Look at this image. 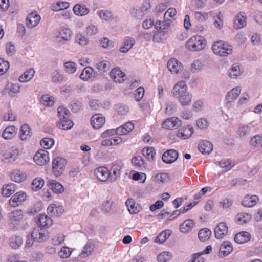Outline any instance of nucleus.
<instances>
[{
  "instance_id": "nucleus-1",
  "label": "nucleus",
  "mask_w": 262,
  "mask_h": 262,
  "mask_svg": "<svg viewBox=\"0 0 262 262\" xmlns=\"http://www.w3.org/2000/svg\"><path fill=\"white\" fill-rule=\"evenodd\" d=\"M213 53L220 56H227L233 51L232 46L222 40L215 42L212 47Z\"/></svg>"
},
{
  "instance_id": "nucleus-2",
  "label": "nucleus",
  "mask_w": 262,
  "mask_h": 262,
  "mask_svg": "<svg viewBox=\"0 0 262 262\" xmlns=\"http://www.w3.org/2000/svg\"><path fill=\"white\" fill-rule=\"evenodd\" d=\"M24 217V213L21 209H17L10 212L8 216V220L10 221L8 224L9 229L16 230Z\"/></svg>"
},
{
  "instance_id": "nucleus-3",
  "label": "nucleus",
  "mask_w": 262,
  "mask_h": 262,
  "mask_svg": "<svg viewBox=\"0 0 262 262\" xmlns=\"http://www.w3.org/2000/svg\"><path fill=\"white\" fill-rule=\"evenodd\" d=\"M206 46V40L201 36H194L188 39L186 48L191 51H199L203 49Z\"/></svg>"
},
{
  "instance_id": "nucleus-4",
  "label": "nucleus",
  "mask_w": 262,
  "mask_h": 262,
  "mask_svg": "<svg viewBox=\"0 0 262 262\" xmlns=\"http://www.w3.org/2000/svg\"><path fill=\"white\" fill-rule=\"evenodd\" d=\"M67 163L66 159L60 157H57L53 160L52 169L54 175L59 176L64 171Z\"/></svg>"
},
{
  "instance_id": "nucleus-5",
  "label": "nucleus",
  "mask_w": 262,
  "mask_h": 262,
  "mask_svg": "<svg viewBox=\"0 0 262 262\" xmlns=\"http://www.w3.org/2000/svg\"><path fill=\"white\" fill-rule=\"evenodd\" d=\"M72 34V30L69 28L61 29L56 36V42L60 45L66 43L71 40Z\"/></svg>"
},
{
  "instance_id": "nucleus-6",
  "label": "nucleus",
  "mask_w": 262,
  "mask_h": 262,
  "mask_svg": "<svg viewBox=\"0 0 262 262\" xmlns=\"http://www.w3.org/2000/svg\"><path fill=\"white\" fill-rule=\"evenodd\" d=\"M27 194L24 191H18L13 194L9 201V205L16 208L22 204L27 199Z\"/></svg>"
},
{
  "instance_id": "nucleus-7",
  "label": "nucleus",
  "mask_w": 262,
  "mask_h": 262,
  "mask_svg": "<svg viewBox=\"0 0 262 262\" xmlns=\"http://www.w3.org/2000/svg\"><path fill=\"white\" fill-rule=\"evenodd\" d=\"M33 159L38 165L43 166L50 160L49 152L46 150L39 149L34 155Z\"/></svg>"
},
{
  "instance_id": "nucleus-8",
  "label": "nucleus",
  "mask_w": 262,
  "mask_h": 262,
  "mask_svg": "<svg viewBox=\"0 0 262 262\" xmlns=\"http://www.w3.org/2000/svg\"><path fill=\"white\" fill-rule=\"evenodd\" d=\"M188 91L186 83L184 80L178 81L173 87L172 93L174 97L176 98L184 94Z\"/></svg>"
},
{
  "instance_id": "nucleus-9",
  "label": "nucleus",
  "mask_w": 262,
  "mask_h": 262,
  "mask_svg": "<svg viewBox=\"0 0 262 262\" xmlns=\"http://www.w3.org/2000/svg\"><path fill=\"white\" fill-rule=\"evenodd\" d=\"M31 237L36 242L46 241L49 237L48 232L41 228H34L31 233Z\"/></svg>"
},
{
  "instance_id": "nucleus-10",
  "label": "nucleus",
  "mask_w": 262,
  "mask_h": 262,
  "mask_svg": "<svg viewBox=\"0 0 262 262\" xmlns=\"http://www.w3.org/2000/svg\"><path fill=\"white\" fill-rule=\"evenodd\" d=\"M182 121L177 117H171L166 119L163 123L162 127L168 130L178 128L181 125Z\"/></svg>"
},
{
  "instance_id": "nucleus-11",
  "label": "nucleus",
  "mask_w": 262,
  "mask_h": 262,
  "mask_svg": "<svg viewBox=\"0 0 262 262\" xmlns=\"http://www.w3.org/2000/svg\"><path fill=\"white\" fill-rule=\"evenodd\" d=\"M105 122V118L101 114H96L92 116L91 123L95 129L101 128Z\"/></svg>"
},
{
  "instance_id": "nucleus-12",
  "label": "nucleus",
  "mask_w": 262,
  "mask_h": 262,
  "mask_svg": "<svg viewBox=\"0 0 262 262\" xmlns=\"http://www.w3.org/2000/svg\"><path fill=\"white\" fill-rule=\"evenodd\" d=\"M95 174L99 180L105 182L108 179L110 180L111 173L107 168L99 167L95 169Z\"/></svg>"
},
{
  "instance_id": "nucleus-13",
  "label": "nucleus",
  "mask_w": 262,
  "mask_h": 262,
  "mask_svg": "<svg viewBox=\"0 0 262 262\" xmlns=\"http://www.w3.org/2000/svg\"><path fill=\"white\" fill-rule=\"evenodd\" d=\"M96 14L99 18L104 21L111 22L116 19L113 12L107 9H99L97 11Z\"/></svg>"
},
{
  "instance_id": "nucleus-14",
  "label": "nucleus",
  "mask_w": 262,
  "mask_h": 262,
  "mask_svg": "<svg viewBox=\"0 0 262 262\" xmlns=\"http://www.w3.org/2000/svg\"><path fill=\"white\" fill-rule=\"evenodd\" d=\"M193 133V127L189 125L184 126L179 129L177 136L182 139L185 140L189 138Z\"/></svg>"
},
{
  "instance_id": "nucleus-15",
  "label": "nucleus",
  "mask_w": 262,
  "mask_h": 262,
  "mask_svg": "<svg viewBox=\"0 0 262 262\" xmlns=\"http://www.w3.org/2000/svg\"><path fill=\"white\" fill-rule=\"evenodd\" d=\"M96 73L94 69L90 66H88L82 71L79 77L81 80L87 81L94 79L96 77Z\"/></svg>"
},
{
  "instance_id": "nucleus-16",
  "label": "nucleus",
  "mask_w": 262,
  "mask_h": 262,
  "mask_svg": "<svg viewBox=\"0 0 262 262\" xmlns=\"http://www.w3.org/2000/svg\"><path fill=\"white\" fill-rule=\"evenodd\" d=\"M123 166V163L121 161H116L113 163L111 171V173L110 181L113 182L120 175V170Z\"/></svg>"
},
{
  "instance_id": "nucleus-17",
  "label": "nucleus",
  "mask_w": 262,
  "mask_h": 262,
  "mask_svg": "<svg viewBox=\"0 0 262 262\" xmlns=\"http://www.w3.org/2000/svg\"><path fill=\"white\" fill-rule=\"evenodd\" d=\"M40 17L36 11L32 12L26 18V25L28 28H33L39 23Z\"/></svg>"
},
{
  "instance_id": "nucleus-18",
  "label": "nucleus",
  "mask_w": 262,
  "mask_h": 262,
  "mask_svg": "<svg viewBox=\"0 0 262 262\" xmlns=\"http://www.w3.org/2000/svg\"><path fill=\"white\" fill-rule=\"evenodd\" d=\"M255 127L253 122L247 124H243L239 126L237 133L241 138H243L250 134L252 128Z\"/></svg>"
},
{
  "instance_id": "nucleus-19",
  "label": "nucleus",
  "mask_w": 262,
  "mask_h": 262,
  "mask_svg": "<svg viewBox=\"0 0 262 262\" xmlns=\"http://www.w3.org/2000/svg\"><path fill=\"white\" fill-rule=\"evenodd\" d=\"M178 157V152L174 149L168 150L162 155V160L164 163L170 164L174 162Z\"/></svg>"
},
{
  "instance_id": "nucleus-20",
  "label": "nucleus",
  "mask_w": 262,
  "mask_h": 262,
  "mask_svg": "<svg viewBox=\"0 0 262 262\" xmlns=\"http://www.w3.org/2000/svg\"><path fill=\"white\" fill-rule=\"evenodd\" d=\"M233 251L231 243L228 241H224L220 246L219 256L224 257L228 255Z\"/></svg>"
},
{
  "instance_id": "nucleus-21",
  "label": "nucleus",
  "mask_w": 262,
  "mask_h": 262,
  "mask_svg": "<svg viewBox=\"0 0 262 262\" xmlns=\"http://www.w3.org/2000/svg\"><path fill=\"white\" fill-rule=\"evenodd\" d=\"M73 11L77 16H84L90 13V10L84 4L78 3L74 6Z\"/></svg>"
},
{
  "instance_id": "nucleus-22",
  "label": "nucleus",
  "mask_w": 262,
  "mask_h": 262,
  "mask_svg": "<svg viewBox=\"0 0 262 262\" xmlns=\"http://www.w3.org/2000/svg\"><path fill=\"white\" fill-rule=\"evenodd\" d=\"M228 232V227L224 222L220 223L214 229L215 236L217 239H222Z\"/></svg>"
},
{
  "instance_id": "nucleus-23",
  "label": "nucleus",
  "mask_w": 262,
  "mask_h": 262,
  "mask_svg": "<svg viewBox=\"0 0 262 262\" xmlns=\"http://www.w3.org/2000/svg\"><path fill=\"white\" fill-rule=\"evenodd\" d=\"M234 27L236 29H241L247 25V16L243 12H241L235 16L234 20Z\"/></svg>"
},
{
  "instance_id": "nucleus-24",
  "label": "nucleus",
  "mask_w": 262,
  "mask_h": 262,
  "mask_svg": "<svg viewBox=\"0 0 262 262\" xmlns=\"http://www.w3.org/2000/svg\"><path fill=\"white\" fill-rule=\"evenodd\" d=\"M110 76L115 82L122 83L124 80L125 74L119 69L114 68L111 71Z\"/></svg>"
},
{
  "instance_id": "nucleus-25",
  "label": "nucleus",
  "mask_w": 262,
  "mask_h": 262,
  "mask_svg": "<svg viewBox=\"0 0 262 262\" xmlns=\"http://www.w3.org/2000/svg\"><path fill=\"white\" fill-rule=\"evenodd\" d=\"M36 223L39 228H47L52 225V220L47 215L40 214Z\"/></svg>"
},
{
  "instance_id": "nucleus-26",
  "label": "nucleus",
  "mask_w": 262,
  "mask_h": 262,
  "mask_svg": "<svg viewBox=\"0 0 262 262\" xmlns=\"http://www.w3.org/2000/svg\"><path fill=\"white\" fill-rule=\"evenodd\" d=\"M64 212L63 206L55 204H51L47 208L48 213L52 216H59Z\"/></svg>"
},
{
  "instance_id": "nucleus-27",
  "label": "nucleus",
  "mask_w": 262,
  "mask_h": 262,
  "mask_svg": "<svg viewBox=\"0 0 262 262\" xmlns=\"http://www.w3.org/2000/svg\"><path fill=\"white\" fill-rule=\"evenodd\" d=\"M125 205L130 214H137L141 209V206L136 204L133 198L128 199L125 202Z\"/></svg>"
},
{
  "instance_id": "nucleus-28",
  "label": "nucleus",
  "mask_w": 262,
  "mask_h": 262,
  "mask_svg": "<svg viewBox=\"0 0 262 262\" xmlns=\"http://www.w3.org/2000/svg\"><path fill=\"white\" fill-rule=\"evenodd\" d=\"M22 237L18 235H13L8 238L9 246L12 249H18L23 244Z\"/></svg>"
},
{
  "instance_id": "nucleus-29",
  "label": "nucleus",
  "mask_w": 262,
  "mask_h": 262,
  "mask_svg": "<svg viewBox=\"0 0 262 262\" xmlns=\"http://www.w3.org/2000/svg\"><path fill=\"white\" fill-rule=\"evenodd\" d=\"M258 200V197L256 195L248 194L244 198L242 203L245 207H253L256 204Z\"/></svg>"
},
{
  "instance_id": "nucleus-30",
  "label": "nucleus",
  "mask_w": 262,
  "mask_h": 262,
  "mask_svg": "<svg viewBox=\"0 0 262 262\" xmlns=\"http://www.w3.org/2000/svg\"><path fill=\"white\" fill-rule=\"evenodd\" d=\"M241 92V89L239 86H236L233 88L230 91L227 92L225 100L227 103H230L235 100L239 96Z\"/></svg>"
},
{
  "instance_id": "nucleus-31",
  "label": "nucleus",
  "mask_w": 262,
  "mask_h": 262,
  "mask_svg": "<svg viewBox=\"0 0 262 262\" xmlns=\"http://www.w3.org/2000/svg\"><path fill=\"white\" fill-rule=\"evenodd\" d=\"M182 67L181 63L175 58L170 59L168 61L167 68L171 73H177L182 69Z\"/></svg>"
},
{
  "instance_id": "nucleus-32",
  "label": "nucleus",
  "mask_w": 262,
  "mask_h": 262,
  "mask_svg": "<svg viewBox=\"0 0 262 262\" xmlns=\"http://www.w3.org/2000/svg\"><path fill=\"white\" fill-rule=\"evenodd\" d=\"M17 132V129L15 126H9L3 132L2 136L5 140H10L15 136Z\"/></svg>"
},
{
  "instance_id": "nucleus-33",
  "label": "nucleus",
  "mask_w": 262,
  "mask_h": 262,
  "mask_svg": "<svg viewBox=\"0 0 262 262\" xmlns=\"http://www.w3.org/2000/svg\"><path fill=\"white\" fill-rule=\"evenodd\" d=\"M205 63L203 59H194L190 64V70L192 73H198L204 69Z\"/></svg>"
},
{
  "instance_id": "nucleus-34",
  "label": "nucleus",
  "mask_w": 262,
  "mask_h": 262,
  "mask_svg": "<svg viewBox=\"0 0 262 262\" xmlns=\"http://www.w3.org/2000/svg\"><path fill=\"white\" fill-rule=\"evenodd\" d=\"M48 185L53 192L55 193L59 194L64 191V188L63 186L60 183L55 180H50L48 181Z\"/></svg>"
},
{
  "instance_id": "nucleus-35",
  "label": "nucleus",
  "mask_w": 262,
  "mask_h": 262,
  "mask_svg": "<svg viewBox=\"0 0 262 262\" xmlns=\"http://www.w3.org/2000/svg\"><path fill=\"white\" fill-rule=\"evenodd\" d=\"M16 188V185L12 183L4 185L2 188V195L5 197H9L15 191Z\"/></svg>"
},
{
  "instance_id": "nucleus-36",
  "label": "nucleus",
  "mask_w": 262,
  "mask_h": 262,
  "mask_svg": "<svg viewBox=\"0 0 262 262\" xmlns=\"http://www.w3.org/2000/svg\"><path fill=\"white\" fill-rule=\"evenodd\" d=\"M134 39L127 37L125 38L122 45L120 47L119 51L121 53L127 52L135 45Z\"/></svg>"
},
{
  "instance_id": "nucleus-37",
  "label": "nucleus",
  "mask_w": 262,
  "mask_h": 262,
  "mask_svg": "<svg viewBox=\"0 0 262 262\" xmlns=\"http://www.w3.org/2000/svg\"><path fill=\"white\" fill-rule=\"evenodd\" d=\"M179 102L182 106L189 105L192 99V94L187 91L184 94L181 95L180 97L177 98Z\"/></svg>"
},
{
  "instance_id": "nucleus-38",
  "label": "nucleus",
  "mask_w": 262,
  "mask_h": 262,
  "mask_svg": "<svg viewBox=\"0 0 262 262\" xmlns=\"http://www.w3.org/2000/svg\"><path fill=\"white\" fill-rule=\"evenodd\" d=\"M199 151L204 154H209L213 149V146L211 142L203 140L199 144Z\"/></svg>"
},
{
  "instance_id": "nucleus-39",
  "label": "nucleus",
  "mask_w": 262,
  "mask_h": 262,
  "mask_svg": "<svg viewBox=\"0 0 262 262\" xmlns=\"http://www.w3.org/2000/svg\"><path fill=\"white\" fill-rule=\"evenodd\" d=\"M134 128V124L131 122H127L117 128V134L118 135H124Z\"/></svg>"
},
{
  "instance_id": "nucleus-40",
  "label": "nucleus",
  "mask_w": 262,
  "mask_h": 262,
  "mask_svg": "<svg viewBox=\"0 0 262 262\" xmlns=\"http://www.w3.org/2000/svg\"><path fill=\"white\" fill-rule=\"evenodd\" d=\"M251 238L249 233L242 231L236 234L234 237V241L238 244H244L248 242Z\"/></svg>"
},
{
  "instance_id": "nucleus-41",
  "label": "nucleus",
  "mask_w": 262,
  "mask_h": 262,
  "mask_svg": "<svg viewBox=\"0 0 262 262\" xmlns=\"http://www.w3.org/2000/svg\"><path fill=\"white\" fill-rule=\"evenodd\" d=\"M27 175L23 171L15 170L11 174V179L15 182L20 183L26 179Z\"/></svg>"
},
{
  "instance_id": "nucleus-42",
  "label": "nucleus",
  "mask_w": 262,
  "mask_h": 262,
  "mask_svg": "<svg viewBox=\"0 0 262 262\" xmlns=\"http://www.w3.org/2000/svg\"><path fill=\"white\" fill-rule=\"evenodd\" d=\"M57 126L58 128L61 129L69 130L73 127V123L69 117H67L65 119H59L57 123Z\"/></svg>"
},
{
  "instance_id": "nucleus-43",
  "label": "nucleus",
  "mask_w": 262,
  "mask_h": 262,
  "mask_svg": "<svg viewBox=\"0 0 262 262\" xmlns=\"http://www.w3.org/2000/svg\"><path fill=\"white\" fill-rule=\"evenodd\" d=\"M251 219V215L247 213L241 212L238 213L235 216V222L239 224L242 225L249 222Z\"/></svg>"
},
{
  "instance_id": "nucleus-44",
  "label": "nucleus",
  "mask_w": 262,
  "mask_h": 262,
  "mask_svg": "<svg viewBox=\"0 0 262 262\" xmlns=\"http://www.w3.org/2000/svg\"><path fill=\"white\" fill-rule=\"evenodd\" d=\"M19 135L21 140H26L31 136L32 132L28 125L25 124L21 126Z\"/></svg>"
},
{
  "instance_id": "nucleus-45",
  "label": "nucleus",
  "mask_w": 262,
  "mask_h": 262,
  "mask_svg": "<svg viewBox=\"0 0 262 262\" xmlns=\"http://www.w3.org/2000/svg\"><path fill=\"white\" fill-rule=\"evenodd\" d=\"M35 71L33 68H30L25 71L19 78L21 82H26L30 80L34 76Z\"/></svg>"
},
{
  "instance_id": "nucleus-46",
  "label": "nucleus",
  "mask_w": 262,
  "mask_h": 262,
  "mask_svg": "<svg viewBox=\"0 0 262 262\" xmlns=\"http://www.w3.org/2000/svg\"><path fill=\"white\" fill-rule=\"evenodd\" d=\"M168 35V32L166 31H155L153 34L152 39L155 42L160 43L162 42Z\"/></svg>"
},
{
  "instance_id": "nucleus-47",
  "label": "nucleus",
  "mask_w": 262,
  "mask_h": 262,
  "mask_svg": "<svg viewBox=\"0 0 262 262\" xmlns=\"http://www.w3.org/2000/svg\"><path fill=\"white\" fill-rule=\"evenodd\" d=\"M172 23L171 20H168L167 19H164V20L157 21L154 25L155 28L157 30H165L168 29Z\"/></svg>"
},
{
  "instance_id": "nucleus-48",
  "label": "nucleus",
  "mask_w": 262,
  "mask_h": 262,
  "mask_svg": "<svg viewBox=\"0 0 262 262\" xmlns=\"http://www.w3.org/2000/svg\"><path fill=\"white\" fill-rule=\"evenodd\" d=\"M170 179V177L167 173H159L155 174L153 176V180L158 183H165L167 182Z\"/></svg>"
},
{
  "instance_id": "nucleus-49",
  "label": "nucleus",
  "mask_w": 262,
  "mask_h": 262,
  "mask_svg": "<svg viewBox=\"0 0 262 262\" xmlns=\"http://www.w3.org/2000/svg\"><path fill=\"white\" fill-rule=\"evenodd\" d=\"M193 226V221L191 219L186 220L180 226V230L182 233L189 231Z\"/></svg>"
},
{
  "instance_id": "nucleus-50",
  "label": "nucleus",
  "mask_w": 262,
  "mask_h": 262,
  "mask_svg": "<svg viewBox=\"0 0 262 262\" xmlns=\"http://www.w3.org/2000/svg\"><path fill=\"white\" fill-rule=\"evenodd\" d=\"M95 68L101 73H105L109 70L110 68V62L106 60H103L97 62L96 64Z\"/></svg>"
},
{
  "instance_id": "nucleus-51",
  "label": "nucleus",
  "mask_w": 262,
  "mask_h": 262,
  "mask_svg": "<svg viewBox=\"0 0 262 262\" xmlns=\"http://www.w3.org/2000/svg\"><path fill=\"white\" fill-rule=\"evenodd\" d=\"M170 230H166L161 232L155 238V242L162 244L164 243L170 236Z\"/></svg>"
},
{
  "instance_id": "nucleus-52",
  "label": "nucleus",
  "mask_w": 262,
  "mask_h": 262,
  "mask_svg": "<svg viewBox=\"0 0 262 262\" xmlns=\"http://www.w3.org/2000/svg\"><path fill=\"white\" fill-rule=\"evenodd\" d=\"M240 75L241 70L239 65L237 63L233 64L229 71V76L231 78L234 79Z\"/></svg>"
},
{
  "instance_id": "nucleus-53",
  "label": "nucleus",
  "mask_w": 262,
  "mask_h": 262,
  "mask_svg": "<svg viewBox=\"0 0 262 262\" xmlns=\"http://www.w3.org/2000/svg\"><path fill=\"white\" fill-rule=\"evenodd\" d=\"M65 72L69 74H72L75 73L77 70V64L75 62L72 61H67L63 64Z\"/></svg>"
},
{
  "instance_id": "nucleus-54",
  "label": "nucleus",
  "mask_w": 262,
  "mask_h": 262,
  "mask_svg": "<svg viewBox=\"0 0 262 262\" xmlns=\"http://www.w3.org/2000/svg\"><path fill=\"white\" fill-rule=\"evenodd\" d=\"M85 32L87 36H93L98 33L99 29L97 26L91 24L86 27Z\"/></svg>"
},
{
  "instance_id": "nucleus-55",
  "label": "nucleus",
  "mask_w": 262,
  "mask_h": 262,
  "mask_svg": "<svg viewBox=\"0 0 262 262\" xmlns=\"http://www.w3.org/2000/svg\"><path fill=\"white\" fill-rule=\"evenodd\" d=\"M44 185V180L41 178L34 179L32 182V189L34 191L40 189Z\"/></svg>"
},
{
  "instance_id": "nucleus-56",
  "label": "nucleus",
  "mask_w": 262,
  "mask_h": 262,
  "mask_svg": "<svg viewBox=\"0 0 262 262\" xmlns=\"http://www.w3.org/2000/svg\"><path fill=\"white\" fill-rule=\"evenodd\" d=\"M40 102L46 106H52L54 104V98L48 94L44 95L41 97Z\"/></svg>"
},
{
  "instance_id": "nucleus-57",
  "label": "nucleus",
  "mask_w": 262,
  "mask_h": 262,
  "mask_svg": "<svg viewBox=\"0 0 262 262\" xmlns=\"http://www.w3.org/2000/svg\"><path fill=\"white\" fill-rule=\"evenodd\" d=\"M172 257L171 253L168 251H164L160 253L157 256V260L159 262H167Z\"/></svg>"
},
{
  "instance_id": "nucleus-58",
  "label": "nucleus",
  "mask_w": 262,
  "mask_h": 262,
  "mask_svg": "<svg viewBox=\"0 0 262 262\" xmlns=\"http://www.w3.org/2000/svg\"><path fill=\"white\" fill-rule=\"evenodd\" d=\"M42 208V203L41 201L35 203L28 210V213L30 215H34L39 212Z\"/></svg>"
},
{
  "instance_id": "nucleus-59",
  "label": "nucleus",
  "mask_w": 262,
  "mask_h": 262,
  "mask_svg": "<svg viewBox=\"0 0 262 262\" xmlns=\"http://www.w3.org/2000/svg\"><path fill=\"white\" fill-rule=\"evenodd\" d=\"M211 234L210 230L207 228L200 230L198 233V237L200 241L204 242L209 239Z\"/></svg>"
},
{
  "instance_id": "nucleus-60",
  "label": "nucleus",
  "mask_w": 262,
  "mask_h": 262,
  "mask_svg": "<svg viewBox=\"0 0 262 262\" xmlns=\"http://www.w3.org/2000/svg\"><path fill=\"white\" fill-rule=\"evenodd\" d=\"M94 249V246L90 243H86L83 248V250L80 253V256L82 258H84L90 255Z\"/></svg>"
},
{
  "instance_id": "nucleus-61",
  "label": "nucleus",
  "mask_w": 262,
  "mask_h": 262,
  "mask_svg": "<svg viewBox=\"0 0 262 262\" xmlns=\"http://www.w3.org/2000/svg\"><path fill=\"white\" fill-rule=\"evenodd\" d=\"M262 142V134H257L253 136L249 141V145L254 148L257 147Z\"/></svg>"
},
{
  "instance_id": "nucleus-62",
  "label": "nucleus",
  "mask_w": 262,
  "mask_h": 262,
  "mask_svg": "<svg viewBox=\"0 0 262 262\" xmlns=\"http://www.w3.org/2000/svg\"><path fill=\"white\" fill-rule=\"evenodd\" d=\"M142 154L148 160H152L155 154V149L152 147H145L142 150Z\"/></svg>"
},
{
  "instance_id": "nucleus-63",
  "label": "nucleus",
  "mask_w": 262,
  "mask_h": 262,
  "mask_svg": "<svg viewBox=\"0 0 262 262\" xmlns=\"http://www.w3.org/2000/svg\"><path fill=\"white\" fill-rule=\"evenodd\" d=\"M54 144V140L50 138H44L40 141V145L45 149H50Z\"/></svg>"
},
{
  "instance_id": "nucleus-64",
  "label": "nucleus",
  "mask_w": 262,
  "mask_h": 262,
  "mask_svg": "<svg viewBox=\"0 0 262 262\" xmlns=\"http://www.w3.org/2000/svg\"><path fill=\"white\" fill-rule=\"evenodd\" d=\"M64 75L58 70H55L52 73L51 80L54 82H60L63 80Z\"/></svg>"
}]
</instances>
